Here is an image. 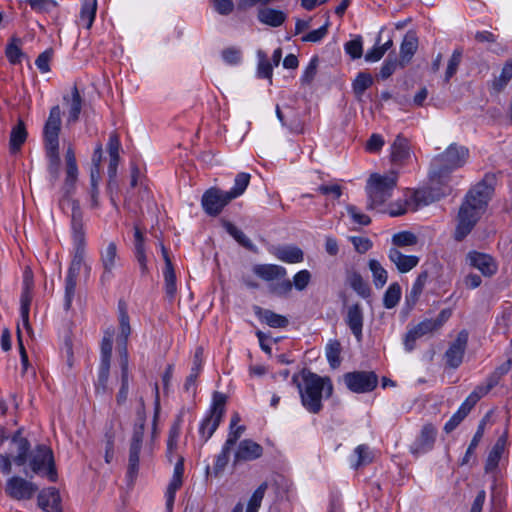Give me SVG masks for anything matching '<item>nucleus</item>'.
<instances>
[{"label":"nucleus","instance_id":"obj_48","mask_svg":"<svg viewBox=\"0 0 512 512\" xmlns=\"http://www.w3.org/2000/svg\"><path fill=\"white\" fill-rule=\"evenodd\" d=\"M165 291L168 296L173 297L176 293V274L172 263L165 266L164 271Z\"/></svg>","mask_w":512,"mask_h":512},{"label":"nucleus","instance_id":"obj_58","mask_svg":"<svg viewBox=\"0 0 512 512\" xmlns=\"http://www.w3.org/2000/svg\"><path fill=\"white\" fill-rule=\"evenodd\" d=\"M129 393V370L121 371V386L116 396L119 405L126 402Z\"/></svg>","mask_w":512,"mask_h":512},{"label":"nucleus","instance_id":"obj_11","mask_svg":"<svg viewBox=\"0 0 512 512\" xmlns=\"http://www.w3.org/2000/svg\"><path fill=\"white\" fill-rule=\"evenodd\" d=\"M232 200L227 198V192L216 187L207 189L201 198L204 212L211 217L218 216Z\"/></svg>","mask_w":512,"mask_h":512},{"label":"nucleus","instance_id":"obj_12","mask_svg":"<svg viewBox=\"0 0 512 512\" xmlns=\"http://www.w3.org/2000/svg\"><path fill=\"white\" fill-rule=\"evenodd\" d=\"M38 486L19 476H13L7 480L5 492L15 500H29L37 492Z\"/></svg>","mask_w":512,"mask_h":512},{"label":"nucleus","instance_id":"obj_52","mask_svg":"<svg viewBox=\"0 0 512 512\" xmlns=\"http://www.w3.org/2000/svg\"><path fill=\"white\" fill-rule=\"evenodd\" d=\"M417 236L409 231L396 233L392 237V243L398 247L413 246L417 244Z\"/></svg>","mask_w":512,"mask_h":512},{"label":"nucleus","instance_id":"obj_37","mask_svg":"<svg viewBox=\"0 0 512 512\" xmlns=\"http://www.w3.org/2000/svg\"><path fill=\"white\" fill-rule=\"evenodd\" d=\"M97 11V1L96 0H84L82 3L81 11H80V20L84 22V26L86 29H90L95 20Z\"/></svg>","mask_w":512,"mask_h":512},{"label":"nucleus","instance_id":"obj_60","mask_svg":"<svg viewBox=\"0 0 512 512\" xmlns=\"http://www.w3.org/2000/svg\"><path fill=\"white\" fill-rule=\"evenodd\" d=\"M113 342L111 336H104L101 342V360L100 364H110L112 356Z\"/></svg>","mask_w":512,"mask_h":512},{"label":"nucleus","instance_id":"obj_45","mask_svg":"<svg viewBox=\"0 0 512 512\" xmlns=\"http://www.w3.org/2000/svg\"><path fill=\"white\" fill-rule=\"evenodd\" d=\"M110 376V364H100L95 391L98 394H105L108 391V380Z\"/></svg>","mask_w":512,"mask_h":512},{"label":"nucleus","instance_id":"obj_46","mask_svg":"<svg viewBox=\"0 0 512 512\" xmlns=\"http://www.w3.org/2000/svg\"><path fill=\"white\" fill-rule=\"evenodd\" d=\"M257 55L259 58L257 67L258 77L269 79L271 81L273 74V65L268 61L267 55L264 51L258 50Z\"/></svg>","mask_w":512,"mask_h":512},{"label":"nucleus","instance_id":"obj_21","mask_svg":"<svg viewBox=\"0 0 512 512\" xmlns=\"http://www.w3.org/2000/svg\"><path fill=\"white\" fill-rule=\"evenodd\" d=\"M253 311L261 322L266 323L272 328H285L289 324V320L285 316L277 314L272 310L254 305Z\"/></svg>","mask_w":512,"mask_h":512},{"label":"nucleus","instance_id":"obj_39","mask_svg":"<svg viewBox=\"0 0 512 512\" xmlns=\"http://www.w3.org/2000/svg\"><path fill=\"white\" fill-rule=\"evenodd\" d=\"M21 43L22 41L20 38L13 36L6 46L5 55L11 64H19L24 56V53L20 48Z\"/></svg>","mask_w":512,"mask_h":512},{"label":"nucleus","instance_id":"obj_6","mask_svg":"<svg viewBox=\"0 0 512 512\" xmlns=\"http://www.w3.org/2000/svg\"><path fill=\"white\" fill-rule=\"evenodd\" d=\"M397 179L398 175L394 171L389 175L371 174L366 186L369 198L367 209H373L385 203L392 196V191L397 185Z\"/></svg>","mask_w":512,"mask_h":512},{"label":"nucleus","instance_id":"obj_18","mask_svg":"<svg viewBox=\"0 0 512 512\" xmlns=\"http://www.w3.org/2000/svg\"><path fill=\"white\" fill-rule=\"evenodd\" d=\"M30 448V442L22 437V430H17L10 440L11 454L13 452L17 453V455L13 457V461L17 466L26 464Z\"/></svg>","mask_w":512,"mask_h":512},{"label":"nucleus","instance_id":"obj_23","mask_svg":"<svg viewBox=\"0 0 512 512\" xmlns=\"http://www.w3.org/2000/svg\"><path fill=\"white\" fill-rule=\"evenodd\" d=\"M253 273L259 278L272 283L274 280L284 278L287 271L283 266L276 264H256L253 266Z\"/></svg>","mask_w":512,"mask_h":512},{"label":"nucleus","instance_id":"obj_54","mask_svg":"<svg viewBox=\"0 0 512 512\" xmlns=\"http://www.w3.org/2000/svg\"><path fill=\"white\" fill-rule=\"evenodd\" d=\"M318 64H319L318 56H313L301 77V83L303 85H310L313 82V80L317 74Z\"/></svg>","mask_w":512,"mask_h":512},{"label":"nucleus","instance_id":"obj_64","mask_svg":"<svg viewBox=\"0 0 512 512\" xmlns=\"http://www.w3.org/2000/svg\"><path fill=\"white\" fill-rule=\"evenodd\" d=\"M347 212L353 219V221L359 225L367 226L371 223V218L363 213L357 211V207L354 205L347 206Z\"/></svg>","mask_w":512,"mask_h":512},{"label":"nucleus","instance_id":"obj_14","mask_svg":"<svg viewBox=\"0 0 512 512\" xmlns=\"http://www.w3.org/2000/svg\"><path fill=\"white\" fill-rule=\"evenodd\" d=\"M437 437V429L432 423L425 424L420 434L410 446V452L419 456L431 451L434 447Z\"/></svg>","mask_w":512,"mask_h":512},{"label":"nucleus","instance_id":"obj_15","mask_svg":"<svg viewBox=\"0 0 512 512\" xmlns=\"http://www.w3.org/2000/svg\"><path fill=\"white\" fill-rule=\"evenodd\" d=\"M467 260L472 267L478 269L486 277L493 276L498 270L494 258L486 253L470 251L467 254Z\"/></svg>","mask_w":512,"mask_h":512},{"label":"nucleus","instance_id":"obj_9","mask_svg":"<svg viewBox=\"0 0 512 512\" xmlns=\"http://www.w3.org/2000/svg\"><path fill=\"white\" fill-rule=\"evenodd\" d=\"M226 401L227 397L225 394L218 391L213 393L210 410L199 427V434L204 442H207L219 427L225 414Z\"/></svg>","mask_w":512,"mask_h":512},{"label":"nucleus","instance_id":"obj_33","mask_svg":"<svg viewBox=\"0 0 512 512\" xmlns=\"http://www.w3.org/2000/svg\"><path fill=\"white\" fill-rule=\"evenodd\" d=\"M374 83L372 75L368 72H359L352 83V90L358 100L361 99L365 91Z\"/></svg>","mask_w":512,"mask_h":512},{"label":"nucleus","instance_id":"obj_55","mask_svg":"<svg viewBox=\"0 0 512 512\" xmlns=\"http://www.w3.org/2000/svg\"><path fill=\"white\" fill-rule=\"evenodd\" d=\"M31 9L38 13H49L53 8L58 6L56 0H26Z\"/></svg>","mask_w":512,"mask_h":512},{"label":"nucleus","instance_id":"obj_10","mask_svg":"<svg viewBox=\"0 0 512 512\" xmlns=\"http://www.w3.org/2000/svg\"><path fill=\"white\" fill-rule=\"evenodd\" d=\"M344 382L353 393H368L378 385V376L374 371H353L345 373Z\"/></svg>","mask_w":512,"mask_h":512},{"label":"nucleus","instance_id":"obj_31","mask_svg":"<svg viewBox=\"0 0 512 512\" xmlns=\"http://www.w3.org/2000/svg\"><path fill=\"white\" fill-rule=\"evenodd\" d=\"M391 149V160L393 163L400 164L410 155L408 140L402 135L396 137Z\"/></svg>","mask_w":512,"mask_h":512},{"label":"nucleus","instance_id":"obj_62","mask_svg":"<svg viewBox=\"0 0 512 512\" xmlns=\"http://www.w3.org/2000/svg\"><path fill=\"white\" fill-rule=\"evenodd\" d=\"M52 56H53V50L47 49L44 52H42L41 54H39V56L37 57V59L35 61V65L42 73H46V72L50 71L49 63L51 61Z\"/></svg>","mask_w":512,"mask_h":512},{"label":"nucleus","instance_id":"obj_8","mask_svg":"<svg viewBox=\"0 0 512 512\" xmlns=\"http://www.w3.org/2000/svg\"><path fill=\"white\" fill-rule=\"evenodd\" d=\"M29 467L34 474L47 477L49 481L56 482L58 478L53 451L50 447L40 444L31 453Z\"/></svg>","mask_w":512,"mask_h":512},{"label":"nucleus","instance_id":"obj_13","mask_svg":"<svg viewBox=\"0 0 512 512\" xmlns=\"http://www.w3.org/2000/svg\"><path fill=\"white\" fill-rule=\"evenodd\" d=\"M468 337V332L466 330H462L457 334L456 339L450 344L444 355L446 365L448 367L456 369L462 364L468 344Z\"/></svg>","mask_w":512,"mask_h":512},{"label":"nucleus","instance_id":"obj_42","mask_svg":"<svg viewBox=\"0 0 512 512\" xmlns=\"http://www.w3.org/2000/svg\"><path fill=\"white\" fill-rule=\"evenodd\" d=\"M368 266L372 272L374 285L376 288H382L388 279L387 271L382 267L380 262L375 259H371Z\"/></svg>","mask_w":512,"mask_h":512},{"label":"nucleus","instance_id":"obj_47","mask_svg":"<svg viewBox=\"0 0 512 512\" xmlns=\"http://www.w3.org/2000/svg\"><path fill=\"white\" fill-rule=\"evenodd\" d=\"M463 55V50L461 48H457L453 51L446 68L445 72V82L448 83L450 79L456 74L458 67L461 63Z\"/></svg>","mask_w":512,"mask_h":512},{"label":"nucleus","instance_id":"obj_25","mask_svg":"<svg viewBox=\"0 0 512 512\" xmlns=\"http://www.w3.org/2000/svg\"><path fill=\"white\" fill-rule=\"evenodd\" d=\"M203 352L202 347L196 348L190 374L187 376L184 383V390L188 392L193 387L194 395L196 394V381L202 369Z\"/></svg>","mask_w":512,"mask_h":512},{"label":"nucleus","instance_id":"obj_2","mask_svg":"<svg viewBox=\"0 0 512 512\" xmlns=\"http://www.w3.org/2000/svg\"><path fill=\"white\" fill-rule=\"evenodd\" d=\"M72 238L74 243V255L67 271L65 279L64 309L68 311L71 308L72 300L75 295L77 278L80 274L85 259V230L84 223H81V216L76 206L71 221Z\"/></svg>","mask_w":512,"mask_h":512},{"label":"nucleus","instance_id":"obj_4","mask_svg":"<svg viewBox=\"0 0 512 512\" xmlns=\"http://www.w3.org/2000/svg\"><path fill=\"white\" fill-rule=\"evenodd\" d=\"M61 123V109L59 105H55L50 109L48 119L43 128V143L48 160L47 171L53 185L60 177L59 134Z\"/></svg>","mask_w":512,"mask_h":512},{"label":"nucleus","instance_id":"obj_30","mask_svg":"<svg viewBox=\"0 0 512 512\" xmlns=\"http://www.w3.org/2000/svg\"><path fill=\"white\" fill-rule=\"evenodd\" d=\"M258 19L261 23L271 27H279L284 23L286 14L280 10L262 8L258 11Z\"/></svg>","mask_w":512,"mask_h":512},{"label":"nucleus","instance_id":"obj_5","mask_svg":"<svg viewBox=\"0 0 512 512\" xmlns=\"http://www.w3.org/2000/svg\"><path fill=\"white\" fill-rule=\"evenodd\" d=\"M301 376L304 383L300 393L301 403L308 412L318 414L323 408V392L326 398L333 394L332 381L329 377H321L306 368L302 369Z\"/></svg>","mask_w":512,"mask_h":512},{"label":"nucleus","instance_id":"obj_32","mask_svg":"<svg viewBox=\"0 0 512 512\" xmlns=\"http://www.w3.org/2000/svg\"><path fill=\"white\" fill-rule=\"evenodd\" d=\"M489 417V415L487 414L478 424V427H477V430L466 450V453L464 455V457L462 458L461 460V465H467L469 464L470 462V459L471 457L473 456L474 452H475V449L477 448L479 442L481 441L483 435H484V430H485V426H486V423H487V418Z\"/></svg>","mask_w":512,"mask_h":512},{"label":"nucleus","instance_id":"obj_43","mask_svg":"<svg viewBox=\"0 0 512 512\" xmlns=\"http://www.w3.org/2000/svg\"><path fill=\"white\" fill-rule=\"evenodd\" d=\"M341 344L338 340H331L326 346V357L331 368L336 369L341 364Z\"/></svg>","mask_w":512,"mask_h":512},{"label":"nucleus","instance_id":"obj_49","mask_svg":"<svg viewBox=\"0 0 512 512\" xmlns=\"http://www.w3.org/2000/svg\"><path fill=\"white\" fill-rule=\"evenodd\" d=\"M399 66V61L397 60L394 53H389L387 58L384 60L378 76L382 79H388Z\"/></svg>","mask_w":512,"mask_h":512},{"label":"nucleus","instance_id":"obj_38","mask_svg":"<svg viewBox=\"0 0 512 512\" xmlns=\"http://www.w3.org/2000/svg\"><path fill=\"white\" fill-rule=\"evenodd\" d=\"M512 78V59L506 61L502 67L501 74L492 82V90L498 94L507 86Z\"/></svg>","mask_w":512,"mask_h":512},{"label":"nucleus","instance_id":"obj_57","mask_svg":"<svg viewBox=\"0 0 512 512\" xmlns=\"http://www.w3.org/2000/svg\"><path fill=\"white\" fill-rule=\"evenodd\" d=\"M117 342L120 369L121 371L129 370V355L127 350L128 339L117 338Z\"/></svg>","mask_w":512,"mask_h":512},{"label":"nucleus","instance_id":"obj_59","mask_svg":"<svg viewBox=\"0 0 512 512\" xmlns=\"http://www.w3.org/2000/svg\"><path fill=\"white\" fill-rule=\"evenodd\" d=\"M311 281V273L308 270H301L297 272L294 277L292 284L295 289L303 291L309 285Z\"/></svg>","mask_w":512,"mask_h":512},{"label":"nucleus","instance_id":"obj_53","mask_svg":"<svg viewBox=\"0 0 512 512\" xmlns=\"http://www.w3.org/2000/svg\"><path fill=\"white\" fill-rule=\"evenodd\" d=\"M345 51L352 59L361 58L363 55L362 37L359 35L356 38L348 41L345 44Z\"/></svg>","mask_w":512,"mask_h":512},{"label":"nucleus","instance_id":"obj_1","mask_svg":"<svg viewBox=\"0 0 512 512\" xmlns=\"http://www.w3.org/2000/svg\"><path fill=\"white\" fill-rule=\"evenodd\" d=\"M494 183L495 176L486 174L466 194L457 216L458 224L454 232L456 241L464 240L485 212L494 193Z\"/></svg>","mask_w":512,"mask_h":512},{"label":"nucleus","instance_id":"obj_61","mask_svg":"<svg viewBox=\"0 0 512 512\" xmlns=\"http://www.w3.org/2000/svg\"><path fill=\"white\" fill-rule=\"evenodd\" d=\"M328 26H329V23L326 22L323 26H321L320 28L316 29V30H313V31H310L309 33H307L306 35H304L301 40L303 42H319L320 40H322L328 33Z\"/></svg>","mask_w":512,"mask_h":512},{"label":"nucleus","instance_id":"obj_22","mask_svg":"<svg viewBox=\"0 0 512 512\" xmlns=\"http://www.w3.org/2000/svg\"><path fill=\"white\" fill-rule=\"evenodd\" d=\"M388 257L393 262L398 271L407 273L416 267L419 263V258L414 255H404L397 248L393 247L389 250Z\"/></svg>","mask_w":512,"mask_h":512},{"label":"nucleus","instance_id":"obj_16","mask_svg":"<svg viewBox=\"0 0 512 512\" xmlns=\"http://www.w3.org/2000/svg\"><path fill=\"white\" fill-rule=\"evenodd\" d=\"M263 454V447L250 439L242 440L235 452L233 466H237L241 462L252 461L258 459Z\"/></svg>","mask_w":512,"mask_h":512},{"label":"nucleus","instance_id":"obj_63","mask_svg":"<svg viewBox=\"0 0 512 512\" xmlns=\"http://www.w3.org/2000/svg\"><path fill=\"white\" fill-rule=\"evenodd\" d=\"M466 417L467 415L458 409L444 425V431L447 434L451 433Z\"/></svg>","mask_w":512,"mask_h":512},{"label":"nucleus","instance_id":"obj_19","mask_svg":"<svg viewBox=\"0 0 512 512\" xmlns=\"http://www.w3.org/2000/svg\"><path fill=\"white\" fill-rule=\"evenodd\" d=\"M270 252L280 261L285 263H300L304 260V252L295 245H278L272 247Z\"/></svg>","mask_w":512,"mask_h":512},{"label":"nucleus","instance_id":"obj_17","mask_svg":"<svg viewBox=\"0 0 512 512\" xmlns=\"http://www.w3.org/2000/svg\"><path fill=\"white\" fill-rule=\"evenodd\" d=\"M38 506L45 512H62L61 496L55 487L41 490L37 497Z\"/></svg>","mask_w":512,"mask_h":512},{"label":"nucleus","instance_id":"obj_24","mask_svg":"<svg viewBox=\"0 0 512 512\" xmlns=\"http://www.w3.org/2000/svg\"><path fill=\"white\" fill-rule=\"evenodd\" d=\"M418 48V38L414 33L408 32L400 46L399 67H406Z\"/></svg>","mask_w":512,"mask_h":512},{"label":"nucleus","instance_id":"obj_50","mask_svg":"<svg viewBox=\"0 0 512 512\" xmlns=\"http://www.w3.org/2000/svg\"><path fill=\"white\" fill-rule=\"evenodd\" d=\"M117 257V246L114 242H110L104 251L101 252V262L103 268L113 269Z\"/></svg>","mask_w":512,"mask_h":512},{"label":"nucleus","instance_id":"obj_26","mask_svg":"<svg viewBox=\"0 0 512 512\" xmlns=\"http://www.w3.org/2000/svg\"><path fill=\"white\" fill-rule=\"evenodd\" d=\"M28 133L23 120L19 119L17 124L13 126L10 133L9 147L10 152L15 154L20 151L22 145L27 139Z\"/></svg>","mask_w":512,"mask_h":512},{"label":"nucleus","instance_id":"obj_40","mask_svg":"<svg viewBox=\"0 0 512 512\" xmlns=\"http://www.w3.org/2000/svg\"><path fill=\"white\" fill-rule=\"evenodd\" d=\"M401 286L398 282L389 285L383 296V305L386 309L394 308L401 298Z\"/></svg>","mask_w":512,"mask_h":512},{"label":"nucleus","instance_id":"obj_35","mask_svg":"<svg viewBox=\"0 0 512 512\" xmlns=\"http://www.w3.org/2000/svg\"><path fill=\"white\" fill-rule=\"evenodd\" d=\"M82 103L83 99L79 93L77 86L74 85L71 91L70 108L67 118V122L69 124L76 123L79 120L80 113L82 110Z\"/></svg>","mask_w":512,"mask_h":512},{"label":"nucleus","instance_id":"obj_27","mask_svg":"<svg viewBox=\"0 0 512 512\" xmlns=\"http://www.w3.org/2000/svg\"><path fill=\"white\" fill-rule=\"evenodd\" d=\"M33 275L30 270H26L23 276V289L20 298V312L26 313V311H30V306L33 298Z\"/></svg>","mask_w":512,"mask_h":512},{"label":"nucleus","instance_id":"obj_7","mask_svg":"<svg viewBox=\"0 0 512 512\" xmlns=\"http://www.w3.org/2000/svg\"><path fill=\"white\" fill-rule=\"evenodd\" d=\"M140 402L141 408L137 410V419L134 424L133 433L129 444L127 476L131 480L137 476L139 471L140 452L143 445L145 431L146 413L143 399H141Z\"/></svg>","mask_w":512,"mask_h":512},{"label":"nucleus","instance_id":"obj_36","mask_svg":"<svg viewBox=\"0 0 512 512\" xmlns=\"http://www.w3.org/2000/svg\"><path fill=\"white\" fill-rule=\"evenodd\" d=\"M250 178H251V176L248 173H245V172L238 173L234 180V186L229 191H226L227 198L234 200L237 197L241 196L245 192L246 188L248 187Z\"/></svg>","mask_w":512,"mask_h":512},{"label":"nucleus","instance_id":"obj_29","mask_svg":"<svg viewBox=\"0 0 512 512\" xmlns=\"http://www.w3.org/2000/svg\"><path fill=\"white\" fill-rule=\"evenodd\" d=\"M76 181L77 180H71V179L65 178L63 188H62L63 189V197L60 200V205L62 208H64L65 205H68L71 207V210H72L71 217L74 215V209L77 206L80 216H81V223H83V212L80 208L79 201L71 198V195L74 193V190H75Z\"/></svg>","mask_w":512,"mask_h":512},{"label":"nucleus","instance_id":"obj_41","mask_svg":"<svg viewBox=\"0 0 512 512\" xmlns=\"http://www.w3.org/2000/svg\"><path fill=\"white\" fill-rule=\"evenodd\" d=\"M118 312H119V330L120 333L118 338L128 339L131 334V327L129 323V315L127 312L126 303L122 300L118 303Z\"/></svg>","mask_w":512,"mask_h":512},{"label":"nucleus","instance_id":"obj_56","mask_svg":"<svg viewBox=\"0 0 512 512\" xmlns=\"http://www.w3.org/2000/svg\"><path fill=\"white\" fill-rule=\"evenodd\" d=\"M355 454L357 455V462L353 464L355 469H358V467L372 462V456L369 447L366 444L357 446L355 449Z\"/></svg>","mask_w":512,"mask_h":512},{"label":"nucleus","instance_id":"obj_3","mask_svg":"<svg viewBox=\"0 0 512 512\" xmlns=\"http://www.w3.org/2000/svg\"><path fill=\"white\" fill-rule=\"evenodd\" d=\"M468 156L469 150L466 147L453 143L443 153L432 159L429 179L432 185L443 186V195L451 192V188L448 186L450 174L453 170L462 167Z\"/></svg>","mask_w":512,"mask_h":512},{"label":"nucleus","instance_id":"obj_34","mask_svg":"<svg viewBox=\"0 0 512 512\" xmlns=\"http://www.w3.org/2000/svg\"><path fill=\"white\" fill-rule=\"evenodd\" d=\"M348 283L350 287L362 298H368L371 295V288L364 281L360 273L353 271L348 275Z\"/></svg>","mask_w":512,"mask_h":512},{"label":"nucleus","instance_id":"obj_51","mask_svg":"<svg viewBox=\"0 0 512 512\" xmlns=\"http://www.w3.org/2000/svg\"><path fill=\"white\" fill-rule=\"evenodd\" d=\"M269 292L278 297L287 296L293 289V284L289 279H283L279 282H272L268 286Z\"/></svg>","mask_w":512,"mask_h":512},{"label":"nucleus","instance_id":"obj_28","mask_svg":"<svg viewBox=\"0 0 512 512\" xmlns=\"http://www.w3.org/2000/svg\"><path fill=\"white\" fill-rule=\"evenodd\" d=\"M221 223L226 232L232 236L242 247L251 252H257V247L253 244V242L233 223L225 219H222Z\"/></svg>","mask_w":512,"mask_h":512},{"label":"nucleus","instance_id":"obj_20","mask_svg":"<svg viewBox=\"0 0 512 512\" xmlns=\"http://www.w3.org/2000/svg\"><path fill=\"white\" fill-rule=\"evenodd\" d=\"M363 322L364 315L361 305L359 303H355L349 306L345 323L357 340H361L362 338Z\"/></svg>","mask_w":512,"mask_h":512},{"label":"nucleus","instance_id":"obj_44","mask_svg":"<svg viewBox=\"0 0 512 512\" xmlns=\"http://www.w3.org/2000/svg\"><path fill=\"white\" fill-rule=\"evenodd\" d=\"M423 289H424V287H422L419 284L414 282L411 290L406 293L405 304L402 309V312H404L405 314H409L411 312V310L417 304L419 297L421 296V294L423 292Z\"/></svg>","mask_w":512,"mask_h":512}]
</instances>
